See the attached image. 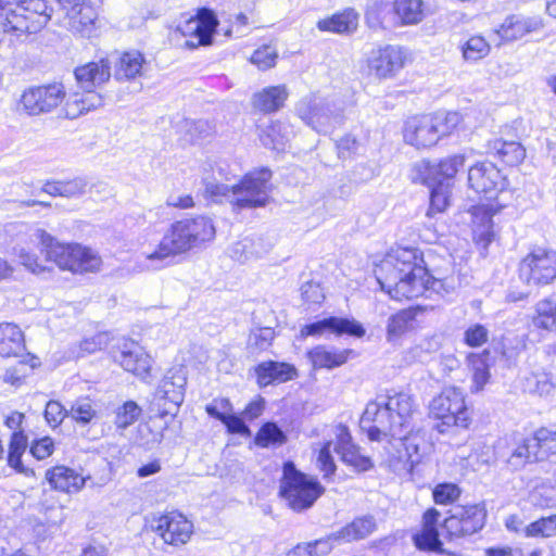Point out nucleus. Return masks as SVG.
Masks as SVG:
<instances>
[{
  "label": "nucleus",
  "instance_id": "1",
  "mask_svg": "<svg viewBox=\"0 0 556 556\" xmlns=\"http://www.w3.org/2000/svg\"><path fill=\"white\" fill-rule=\"evenodd\" d=\"M375 273L381 289L397 301L419 298L428 290L439 292L443 287L442 280L429 275L416 248L392 249Z\"/></svg>",
  "mask_w": 556,
  "mask_h": 556
},
{
  "label": "nucleus",
  "instance_id": "2",
  "mask_svg": "<svg viewBox=\"0 0 556 556\" xmlns=\"http://www.w3.org/2000/svg\"><path fill=\"white\" fill-rule=\"evenodd\" d=\"M415 403L406 392H388L370 401L361 417V429L370 441L408 439L414 430Z\"/></svg>",
  "mask_w": 556,
  "mask_h": 556
},
{
  "label": "nucleus",
  "instance_id": "3",
  "mask_svg": "<svg viewBox=\"0 0 556 556\" xmlns=\"http://www.w3.org/2000/svg\"><path fill=\"white\" fill-rule=\"evenodd\" d=\"M30 240L40 249L43 258L34 254L29 248L16 247L15 254L20 263L34 274L46 271V263L52 262L61 269L73 273L97 271L101 266V257L90 248L80 244H65L56 241L42 229H36Z\"/></svg>",
  "mask_w": 556,
  "mask_h": 556
},
{
  "label": "nucleus",
  "instance_id": "4",
  "mask_svg": "<svg viewBox=\"0 0 556 556\" xmlns=\"http://www.w3.org/2000/svg\"><path fill=\"white\" fill-rule=\"evenodd\" d=\"M270 178L268 168L250 172L231 187L219 182L216 177H203V194L214 203L229 202L239 210L261 207L269 201Z\"/></svg>",
  "mask_w": 556,
  "mask_h": 556
},
{
  "label": "nucleus",
  "instance_id": "5",
  "mask_svg": "<svg viewBox=\"0 0 556 556\" xmlns=\"http://www.w3.org/2000/svg\"><path fill=\"white\" fill-rule=\"evenodd\" d=\"M352 104V101L337 97L326 98L319 93H309L299 100L295 112L313 130L328 135L344 123L345 110Z\"/></svg>",
  "mask_w": 556,
  "mask_h": 556
},
{
  "label": "nucleus",
  "instance_id": "6",
  "mask_svg": "<svg viewBox=\"0 0 556 556\" xmlns=\"http://www.w3.org/2000/svg\"><path fill=\"white\" fill-rule=\"evenodd\" d=\"M191 237L185 219L173 223L157 243H141L142 266L148 270L166 267L173 257L195 248Z\"/></svg>",
  "mask_w": 556,
  "mask_h": 556
},
{
  "label": "nucleus",
  "instance_id": "7",
  "mask_svg": "<svg viewBox=\"0 0 556 556\" xmlns=\"http://www.w3.org/2000/svg\"><path fill=\"white\" fill-rule=\"evenodd\" d=\"M462 122L458 112L435 113L409 117L403 128L404 141L416 149L435 146L448 136Z\"/></svg>",
  "mask_w": 556,
  "mask_h": 556
},
{
  "label": "nucleus",
  "instance_id": "8",
  "mask_svg": "<svg viewBox=\"0 0 556 556\" xmlns=\"http://www.w3.org/2000/svg\"><path fill=\"white\" fill-rule=\"evenodd\" d=\"M324 492L316 478L300 471L291 460L283 463L279 494L291 509L302 511L312 507Z\"/></svg>",
  "mask_w": 556,
  "mask_h": 556
},
{
  "label": "nucleus",
  "instance_id": "9",
  "mask_svg": "<svg viewBox=\"0 0 556 556\" xmlns=\"http://www.w3.org/2000/svg\"><path fill=\"white\" fill-rule=\"evenodd\" d=\"M430 415L438 420L434 428L447 433L452 428L467 429L470 422L465 396L460 389L448 387L435 396L429 406Z\"/></svg>",
  "mask_w": 556,
  "mask_h": 556
},
{
  "label": "nucleus",
  "instance_id": "10",
  "mask_svg": "<svg viewBox=\"0 0 556 556\" xmlns=\"http://www.w3.org/2000/svg\"><path fill=\"white\" fill-rule=\"evenodd\" d=\"M61 25L74 36L92 38L98 29V12L90 0H58Z\"/></svg>",
  "mask_w": 556,
  "mask_h": 556
},
{
  "label": "nucleus",
  "instance_id": "11",
  "mask_svg": "<svg viewBox=\"0 0 556 556\" xmlns=\"http://www.w3.org/2000/svg\"><path fill=\"white\" fill-rule=\"evenodd\" d=\"M186 383L182 368L172 369L164 376L151 402V412L155 417H174L177 414L185 399Z\"/></svg>",
  "mask_w": 556,
  "mask_h": 556
},
{
  "label": "nucleus",
  "instance_id": "12",
  "mask_svg": "<svg viewBox=\"0 0 556 556\" xmlns=\"http://www.w3.org/2000/svg\"><path fill=\"white\" fill-rule=\"evenodd\" d=\"M520 279L528 286H545L556 279V251L536 248L519 265Z\"/></svg>",
  "mask_w": 556,
  "mask_h": 556
},
{
  "label": "nucleus",
  "instance_id": "13",
  "mask_svg": "<svg viewBox=\"0 0 556 556\" xmlns=\"http://www.w3.org/2000/svg\"><path fill=\"white\" fill-rule=\"evenodd\" d=\"M64 99L65 90L61 84L31 86L22 92L17 110L29 116H37L51 112Z\"/></svg>",
  "mask_w": 556,
  "mask_h": 556
},
{
  "label": "nucleus",
  "instance_id": "14",
  "mask_svg": "<svg viewBox=\"0 0 556 556\" xmlns=\"http://www.w3.org/2000/svg\"><path fill=\"white\" fill-rule=\"evenodd\" d=\"M469 187L485 200H497L505 191L506 178L490 161L477 162L468 169Z\"/></svg>",
  "mask_w": 556,
  "mask_h": 556
},
{
  "label": "nucleus",
  "instance_id": "15",
  "mask_svg": "<svg viewBox=\"0 0 556 556\" xmlns=\"http://www.w3.org/2000/svg\"><path fill=\"white\" fill-rule=\"evenodd\" d=\"M485 516L484 507L479 504L455 506L442 526L451 536L470 535L482 529Z\"/></svg>",
  "mask_w": 556,
  "mask_h": 556
},
{
  "label": "nucleus",
  "instance_id": "16",
  "mask_svg": "<svg viewBox=\"0 0 556 556\" xmlns=\"http://www.w3.org/2000/svg\"><path fill=\"white\" fill-rule=\"evenodd\" d=\"M494 201V203H479L472 205L468 211L471 218L473 240L483 250H486L495 238L492 217L505 206L500 199Z\"/></svg>",
  "mask_w": 556,
  "mask_h": 556
},
{
  "label": "nucleus",
  "instance_id": "17",
  "mask_svg": "<svg viewBox=\"0 0 556 556\" xmlns=\"http://www.w3.org/2000/svg\"><path fill=\"white\" fill-rule=\"evenodd\" d=\"M407 56L404 48L388 45L371 52L368 58V67L377 77L390 78L403 68Z\"/></svg>",
  "mask_w": 556,
  "mask_h": 556
},
{
  "label": "nucleus",
  "instance_id": "18",
  "mask_svg": "<svg viewBox=\"0 0 556 556\" xmlns=\"http://www.w3.org/2000/svg\"><path fill=\"white\" fill-rule=\"evenodd\" d=\"M334 438L333 451L340 456L342 463L359 472L367 471L372 467L370 458L359 453L346 426L342 424L336 426Z\"/></svg>",
  "mask_w": 556,
  "mask_h": 556
},
{
  "label": "nucleus",
  "instance_id": "19",
  "mask_svg": "<svg viewBox=\"0 0 556 556\" xmlns=\"http://www.w3.org/2000/svg\"><path fill=\"white\" fill-rule=\"evenodd\" d=\"M217 24L216 15L211 10L202 9L197 16L180 24L178 30L185 37L197 39V41H187L188 46L198 47L212 42Z\"/></svg>",
  "mask_w": 556,
  "mask_h": 556
},
{
  "label": "nucleus",
  "instance_id": "20",
  "mask_svg": "<svg viewBox=\"0 0 556 556\" xmlns=\"http://www.w3.org/2000/svg\"><path fill=\"white\" fill-rule=\"evenodd\" d=\"M113 357L126 371L134 374L141 380L146 381L150 377L151 356L138 343L134 341L125 342Z\"/></svg>",
  "mask_w": 556,
  "mask_h": 556
},
{
  "label": "nucleus",
  "instance_id": "21",
  "mask_svg": "<svg viewBox=\"0 0 556 556\" xmlns=\"http://www.w3.org/2000/svg\"><path fill=\"white\" fill-rule=\"evenodd\" d=\"M325 332L362 338L365 336L366 330L361 323L353 318L330 316L304 326L301 330V336H320Z\"/></svg>",
  "mask_w": 556,
  "mask_h": 556
},
{
  "label": "nucleus",
  "instance_id": "22",
  "mask_svg": "<svg viewBox=\"0 0 556 556\" xmlns=\"http://www.w3.org/2000/svg\"><path fill=\"white\" fill-rule=\"evenodd\" d=\"M154 529L166 544L175 546L186 544L193 532L192 523L178 513L160 517Z\"/></svg>",
  "mask_w": 556,
  "mask_h": 556
},
{
  "label": "nucleus",
  "instance_id": "23",
  "mask_svg": "<svg viewBox=\"0 0 556 556\" xmlns=\"http://www.w3.org/2000/svg\"><path fill=\"white\" fill-rule=\"evenodd\" d=\"M46 479L52 489L66 494H76L86 486L90 476H83L71 467L59 465L47 470Z\"/></svg>",
  "mask_w": 556,
  "mask_h": 556
},
{
  "label": "nucleus",
  "instance_id": "24",
  "mask_svg": "<svg viewBox=\"0 0 556 556\" xmlns=\"http://www.w3.org/2000/svg\"><path fill=\"white\" fill-rule=\"evenodd\" d=\"M440 517L441 515L435 508H429L424 513L420 530L412 535V540L418 549H441L442 542L439 534Z\"/></svg>",
  "mask_w": 556,
  "mask_h": 556
},
{
  "label": "nucleus",
  "instance_id": "25",
  "mask_svg": "<svg viewBox=\"0 0 556 556\" xmlns=\"http://www.w3.org/2000/svg\"><path fill=\"white\" fill-rule=\"evenodd\" d=\"M74 76L78 88L97 89L110 79L111 64L108 59L92 61L77 66L74 71Z\"/></svg>",
  "mask_w": 556,
  "mask_h": 556
},
{
  "label": "nucleus",
  "instance_id": "26",
  "mask_svg": "<svg viewBox=\"0 0 556 556\" xmlns=\"http://www.w3.org/2000/svg\"><path fill=\"white\" fill-rule=\"evenodd\" d=\"M351 354L353 351L349 349L317 345L307 352V357L314 369H333L345 364Z\"/></svg>",
  "mask_w": 556,
  "mask_h": 556
},
{
  "label": "nucleus",
  "instance_id": "27",
  "mask_svg": "<svg viewBox=\"0 0 556 556\" xmlns=\"http://www.w3.org/2000/svg\"><path fill=\"white\" fill-rule=\"evenodd\" d=\"M271 244L260 236H247L235 242L230 250L231 258L244 263L257 260L269 252Z\"/></svg>",
  "mask_w": 556,
  "mask_h": 556
},
{
  "label": "nucleus",
  "instance_id": "28",
  "mask_svg": "<svg viewBox=\"0 0 556 556\" xmlns=\"http://www.w3.org/2000/svg\"><path fill=\"white\" fill-rule=\"evenodd\" d=\"M255 374L258 386L267 387L271 383L292 380L296 376V369L288 363L268 361L260 363L255 367Z\"/></svg>",
  "mask_w": 556,
  "mask_h": 556
},
{
  "label": "nucleus",
  "instance_id": "29",
  "mask_svg": "<svg viewBox=\"0 0 556 556\" xmlns=\"http://www.w3.org/2000/svg\"><path fill=\"white\" fill-rule=\"evenodd\" d=\"M541 27L542 21L539 17L510 15L505 18L496 33L503 40H517Z\"/></svg>",
  "mask_w": 556,
  "mask_h": 556
},
{
  "label": "nucleus",
  "instance_id": "30",
  "mask_svg": "<svg viewBox=\"0 0 556 556\" xmlns=\"http://www.w3.org/2000/svg\"><path fill=\"white\" fill-rule=\"evenodd\" d=\"M513 441L514 447L507 458V464L513 470L521 469L527 464L541 462L536 445L533 444V435H514Z\"/></svg>",
  "mask_w": 556,
  "mask_h": 556
},
{
  "label": "nucleus",
  "instance_id": "31",
  "mask_svg": "<svg viewBox=\"0 0 556 556\" xmlns=\"http://www.w3.org/2000/svg\"><path fill=\"white\" fill-rule=\"evenodd\" d=\"M289 97L286 85L269 86L254 93L253 106L263 113H275L283 108Z\"/></svg>",
  "mask_w": 556,
  "mask_h": 556
},
{
  "label": "nucleus",
  "instance_id": "32",
  "mask_svg": "<svg viewBox=\"0 0 556 556\" xmlns=\"http://www.w3.org/2000/svg\"><path fill=\"white\" fill-rule=\"evenodd\" d=\"M74 92L66 100V112L71 117H77L103 105V97L96 89H81Z\"/></svg>",
  "mask_w": 556,
  "mask_h": 556
},
{
  "label": "nucleus",
  "instance_id": "33",
  "mask_svg": "<svg viewBox=\"0 0 556 556\" xmlns=\"http://www.w3.org/2000/svg\"><path fill=\"white\" fill-rule=\"evenodd\" d=\"M377 529L376 519L371 515H365L355 518L352 522L348 523L339 531L333 533L337 541L346 543L353 541L364 540L369 536Z\"/></svg>",
  "mask_w": 556,
  "mask_h": 556
},
{
  "label": "nucleus",
  "instance_id": "34",
  "mask_svg": "<svg viewBox=\"0 0 556 556\" xmlns=\"http://www.w3.org/2000/svg\"><path fill=\"white\" fill-rule=\"evenodd\" d=\"M25 350L22 330L14 324H0V355L3 357L18 356Z\"/></svg>",
  "mask_w": 556,
  "mask_h": 556
},
{
  "label": "nucleus",
  "instance_id": "35",
  "mask_svg": "<svg viewBox=\"0 0 556 556\" xmlns=\"http://www.w3.org/2000/svg\"><path fill=\"white\" fill-rule=\"evenodd\" d=\"M357 25L358 14L353 9H346L317 23L319 30L336 34H350L357 28Z\"/></svg>",
  "mask_w": 556,
  "mask_h": 556
},
{
  "label": "nucleus",
  "instance_id": "36",
  "mask_svg": "<svg viewBox=\"0 0 556 556\" xmlns=\"http://www.w3.org/2000/svg\"><path fill=\"white\" fill-rule=\"evenodd\" d=\"M144 64L146 59L141 52L137 50L124 52L115 64L114 77L119 81L135 79L142 75Z\"/></svg>",
  "mask_w": 556,
  "mask_h": 556
},
{
  "label": "nucleus",
  "instance_id": "37",
  "mask_svg": "<svg viewBox=\"0 0 556 556\" xmlns=\"http://www.w3.org/2000/svg\"><path fill=\"white\" fill-rule=\"evenodd\" d=\"M490 352L470 353L467 357L468 366L471 370V392H479L488 384L491 378L490 374Z\"/></svg>",
  "mask_w": 556,
  "mask_h": 556
},
{
  "label": "nucleus",
  "instance_id": "38",
  "mask_svg": "<svg viewBox=\"0 0 556 556\" xmlns=\"http://www.w3.org/2000/svg\"><path fill=\"white\" fill-rule=\"evenodd\" d=\"M521 387L525 392L549 395L555 389V382L553 381L549 374L543 368L538 367L531 370L525 371L521 377Z\"/></svg>",
  "mask_w": 556,
  "mask_h": 556
},
{
  "label": "nucleus",
  "instance_id": "39",
  "mask_svg": "<svg viewBox=\"0 0 556 556\" xmlns=\"http://www.w3.org/2000/svg\"><path fill=\"white\" fill-rule=\"evenodd\" d=\"M89 182L85 177H76L71 180L47 181L42 191L52 197L78 198L87 192Z\"/></svg>",
  "mask_w": 556,
  "mask_h": 556
},
{
  "label": "nucleus",
  "instance_id": "40",
  "mask_svg": "<svg viewBox=\"0 0 556 556\" xmlns=\"http://www.w3.org/2000/svg\"><path fill=\"white\" fill-rule=\"evenodd\" d=\"M465 164V156L453 155L446 159L441 160L438 164L430 165L429 163L426 165L427 176L426 179H433V182L444 181L450 182L458 172L460 167Z\"/></svg>",
  "mask_w": 556,
  "mask_h": 556
},
{
  "label": "nucleus",
  "instance_id": "41",
  "mask_svg": "<svg viewBox=\"0 0 556 556\" xmlns=\"http://www.w3.org/2000/svg\"><path fill=\"white\" fill-rule=\"evenodd\" d=\"M491 151L509 166L519 164L526 156L525 148L516 141L495 139L490 144Z\"/></svg>",
  "mask_w": 556,
  "mask_h": 556
},
{
  "label": "nucleus",
  "instance_id": "42",
  "mask_svg": "<svg viewBox=\"0 0 556 556\" xmlns=\"http://www.w3.org/2000/svg\"><path fill=\"white\" fill-rule=\"evenodd\" d=\"M28 445L27 437L23 431H14L11 435L8 453V464L20 473L25 476L34 475L33 469L26 468L22 463V456Z\"/></svg>",
  "mask_w": 556,
  "mask_h": 556
},
{
  "label": "nucleus",
  "instance_id": "43",
  "mask_svg": "<svg viewBox=\"0 0 556 556\" xmlns=\"http://www.w3.org/2000/svg\"><path fill=\"white\" fill-rule=\"evenodd\" d=\"M419 311L418 306L409 307L392 315L388 320L387 327L389 340L397 338L412 329Z\"/></svg>",
  "mask_w": 556,
  "mask_h": 556
},
{
  "label": "nucleus",
  "instance_id": "44",
  "mask_svg": "<svg viewBox=\"0 0 556 556\" xmlns=\"http://www.w3.org/2000/svg\"><path fill=\"white\" fill-rule=\"evenodd\" d=\"M290 134L291 131L288 125L281 122H274L261 134L260 139L266 148L279 152L285 150L290 139Z\"/></svg>",
  "mask_w": 556,
  "mask_h": 556
},
{
  "label": "nucleus",
  "instance_id": "45",
  "mask_svg": "<svg viewBox=\"0 0 556 556\" xmlns=\"http://www.w3.org/2000/svg\"><path fill=\"white\" fill-rule=\"evenodd\" d=\"M185 220L195 248L214 239L216 230L211 218L198 216L194 218H186Z\"/></svg>",
  "mask_w": 556,
  "mask_h": 556
},
{
  "label": "nucleus",
  "instance_id": "46",
  "mask_svg": "<svg viewBox=\"0 0 556 556\" xmlns=\"http://www.w3.org/2000/svg\"><path fill=\"white\" fill-rule=\"evenodd\" d=\"M393 11L402 24H417L424 17L422 0H395Z\"/></svg>",
  "mask_w": 556,
  "mask_h": 556
},
{
  "label": "nucleus",
  "instance_id": "47",
  "mask_svg": "<svg viewBox=\"0 0 556 556\" xmlns=\"http://www.w3.org/2000/svg\"><path fill=\"white\" fill-rule=\"evenodd\" d=\"M254 442L260 447L282 445L287 442V434L273 421H267L257 431Z\"/></svg>",
  "mask_w": 556,
  "mask_h": 556
},
{
  "label": "nucleus",
  "instance_id": "48",
  "mask_svg": "<svg viewBox=\"0 0 556 556\" xmlns=\"http://www.w3.org/2000/svg\"><path fill=\"white\" fill-rule=\"evenodd\" d=\"M181 129L185 131L184 140L194 143L201 139L208 137L213 131V126L205 119H184Z\"/></svg>",
  "mask_w": 556,
  "mask_h": 556
},
{
  "label": "nucleus",
  "instance_id": "49",
  "mask_svg": "<svg viewBox=\"0 0 556 556\" xmlns=\"http://www.w3.org/2000/svg\"><path fill=\"white\" fill-rule=\"evenodd\" d=\"M450 203V182L438 181L431 182L430 206L428 215L433 213H442Z\"/></svg>",
  "mask_w": 556,
  "mask_h": 556
},
{
  "label": "nucleus",
  "instance_id": "50",
  "mask_svg": "<svg viewBox=\"0 0 556 556\" xmlns=\"http://www.w3.org/2000/svg\"><path fill=\"white\" fill-rule=\"evenodd\" d=\"M532 435L533 444L536 445L541 460H544L551 454H556V430L541 428Z\"/></svg>",
  "mask_w": 556,
  "mask_h": 556
},
{
  "label": "nucleus",
  "instance_id": "51",
  "mask_svg": "<svg viewBox=\"0 0 556 556\" xmlns=\"http://www.w3.org/2000/svg\"><path fill=\"white\" fill-rule=\"evenodd\" d=\"M333 446L334 442L332 440L326 441L318 451L316 458V466L319 471L323 472V477L327 481L330 480L337 470V465L332 456Z\"/></svg>",
  "mask_w": 556,
  "mask_h": 556
},
{
  "label": "nucleus",
  "instance_id": "52",
  "mask_svg": "<svg viewBox=\"0 0 556 556\" xmlns=\"http://www.w3.org/2000/svg\"><path fill=\"white\" fill-rule=\"evenodd\" d=\"M463 56L466 61H478L486 56L490 46L481 36L470 37L462 47Z\"/></svg>",
  "mask_w": 556,
  "mask_h": 556
},
{
  "label": "nucleus",
  "instance_id": "53",
  "mask_svg": "<svg viewBox=\"0 0 556 556\" xmlns=\"http://www.w3.org/2000/svg\"><path fill=\"white\" fill-rule=\"evenodd\" d=\"M277 59V49L270 45H263L252 53L250 62L260 71H267L276 65Z\"/></svg>",
  "mask_w": 556,
  "mask_h": 556
},
{
  "label": "nucleus",
  "instance_id": "54",
  "mask_svg": "<svg viewBox=\"0 0 556 556\" xmlns=\"http://www.w3.org/2000/svg\"><path fill=\"white\" fill-rule=\"evenodd\" d=\"M142 413L141 407L134 401L125 402L116 410L115 425L118 429H126L138 420Z\"/></svg>",
  "mask_w": 556,
  "mask_h": 556
},
{
  "label": "nucleus",
  "instance_id": "55",
  "mask_svg": "<svg viewBox=\"0 0 556 556\" xmlns=\"http://www.w3.org/2000/svg\"><path fill=\"white\" fill-rule=\"evenodd\" d=\"M527 536L551 538L556 535V514L540 518L531 522L525 529Z\"/></svg>",
  "mask_w": 556,
  "mask_h": 556
},
{
  "label": "nucleus",
  "instance_id": "56",
  "mask_svg": "<svg viewBox=\"0 0 556 556\" xmlns=\"http://www.w3.org/2000/svg\"><path fill=\"white\" fill-rule=\"evenodd\" d=\"M489 340L488 328L479 323L471 324L464 331L463 341L469 348H480Z\"/></svg>",
  "mask_w": 556,
  "mask_h": 556
},
{
  "label": "nucleus",
  "instance_id": "57",
  "mask_svg": "<svg viewBox=\"0 0 556 556\" xmlns=\"http://www.w3.org/2000/svg\"><path fill=\"white\" fill-rule=\"evenodd\" d=\"M72 417L81 424H88L96 415L91 400L88 397L78 399L71 406Z\"/></svg>",
  "mask_w": 556,
  "mask_h": 556
},
{
  "label": "nucleus",
  "instance_id": "58",
  "mask_svg": "<svg viewBox=\"0 0 556 556\" xmlns=\"http://www.w3.org/2000/svg\"><path fill=\"white\" fill-rule=\"evenodd\" d=\"M433 500L439 505H447L456 501L460 495L459 488L454 483L438 484L433 492Z\"/></svg>",
  "mask_w": 556,
  "mask_h": 556
},
{
  "label": "nucleus",
  "instance_id": "59",
  "mask_svg": "<svg viewBox=\"0 0 556 556\" xmlns=\"http://www.w3.org/2000/svg\"><path fill=\"white\" fill-rule=\"evenodd\" d=\"M223 424L231 434H240L242 437H249L251 434V430L243 420V417L237 414L228 413Z\"/></svg>",
  "mask_w": 556,
  "mask_h": 556
},
{
  "label": "nucleus",
  "instance_id": "60",
  "mask_svg": "<svg viewBox=\"0 0 556 556\" xmlns=\"http://www.w3.org/2000/svg\"><path fill=\"white\" fill-rule=\"evenodd\" d=\"M54 450V444L51 438L45 437L35 441L30 446L31 455L37 459H45L49 457Z\"/></svg>",
  "mask_w": 556,
  "mask_h": 556
},
{
  "label": "nucleus",
  "instance_id": "61",
  "mask_svg": "<svg viewBox=\"0 0 556 556\" xmlns=\"http://www.w3.org/2000/svg\"><path fill=\"white\" fill-rule=\"evenodd\" d=\"M337 150H338V156L339 159H348L351 157L358 148V141L355 137L351 135L343 136L340 140L336 143Z\"/></svg>",
  "mask_w": 556,
  "mask_h": 556
},
{
  "label": "nucleus",
  "instance_id": "62",
  "mask_svg": "<svg viewBox=\"0 0 556 556\" xmlns=\"http://www.w3.org/2000/svg\"><path fill=\"white\" fill-rule=\"evenodd\" d=\"M45 417L49 425L58 426L64 417V408L56 401H50L46 405Z\"/></svg>",
  "mask_w": 556,
  "mask_h": 556
},
{
  "label": "nucleus",
  "instance_id": "63",
  "mask_svg": "<svg viewBox=\"0 0 556 556\" xmlns=\"http://www.w3.org/2000/svg\"><path fill=\"white\" fill-rule=\"evenodd\" d=\"M103 343L104 337L102 334L83 340L79 344V352L76 354V357H83L86 354H91L101 350Z\"/></svg>",
  "mask_w": 556,
  "mask_h": 556
},
{
  "label": "nucleus",
  "instance_id": "64",
  "mask_svg": "<svg viewBox=\"0 0 556 556\" xmlns=\"http://www.w3.org/2000/svg\"><path fill=\"white\" fill-rule=\"evenodd\" d=\"M302 298L307 303L318 304L324 300V294L318 285L307 282L301 288Z\"/></svg>",
  "mask_w": 556,
  "mask_h": 556
}]
</instances>
